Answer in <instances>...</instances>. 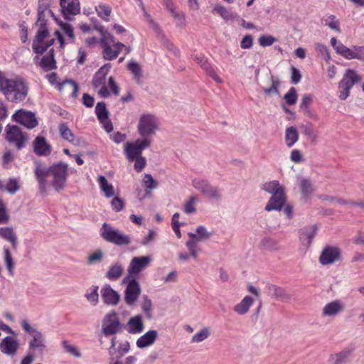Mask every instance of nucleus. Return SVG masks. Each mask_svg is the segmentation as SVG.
<instances>
[{
	"instance_id": "1",
	"label": "nucleus",
	"mask_w": 364,
	"mask_h": 364,
	"mask_svg": "<svg viewBox=\"0 0 364 364\" xmlns=\"http://www.w3.org/2000/svg\"><path fill=\"white\" fill-rule=\"evenodd\" d=\"M34 174L41 194H46L47 177L52 176L51 186L57 191H63L67 186L68 166L60 161L47 168L40 162L35 163Z\"/></svg>"
},
{
	"instance_id": "2",
	"label": "nucleus",
	"mask_w": 364,
	"mask_h": 364,
	"mask_svg": "<svg viewBox=\"0 0 364 364\" xmlns=\"http://www.w3.org/2000/svg\"><path fill=\"white\" fill-rule=\"evenodd\" d=\"M28 86L22 78H8L5 73L0 70V92L9 102H23L28 95Z\"/></svg>"
},
{
	"instance_id": "3",
	"label": "nucleus",
	"mask_w": 364,
	"mask_h": 364,
	"mask_svg": "<svg viewBox=\"0 0 364 364\" xmlns=\"http://www.w3.org/2000/svg\"><path fill=\"white\" fill-rule=\"evenodd\" d=\"M100 236L107 242L117 246H126L131 244V238L122 231L104 223L100 229Z\"/></svg>"
},
{
	"instance_id": "4",
	"label": "nucleus",
	"mask_w": 364,
	"mask_h": 364,
	"mask_svg": "<svg viewBox=\"0 0 364 364\" xmlns=\"http://www.w3.org/2000/svg\"><path fill=\"white\" fill-rule=\"evenodd\" d=\"M100 45L102 49V55L106 60L116 59L119 53L125 47L120 42H116L114 37L109 33H102L100 40Z\"/></svg>"
},
{
	"instance_id": "5",
	"label": "nucleus",
	"mask_w": 364,
	"mask_h": 364,
	"mask_svg": "<svg viewBox=\"0 0 364 364\" xmlns=\"http://www.w3.org/2000/svg\"><path fill=\"white\" fill-rule=\"evenodd\" d=\"M38 31L36 35L32 49L34 53L37 54H43L48 48L52 46L54 43V39L51 38L48 43H44V40L49 36V31L47 26V20L38 19L36 22Z\"/></svg>"
},
{
	"instance_id": "6",
	"label": "nucleus",
	"mask_w": 364,
	"mask_h": 364,
	"mask_svg": "<svg viewBox=\"0 0 364 364\" xmlns=\"http://www.w3.org/2000/svg\"><path fill=\"white\" fill-rule=\"evenodd\" d=\"M21 326L30 337L28 341L29 350L32 352L38 351L43 353L46 348V340L43 333L36 328L31 326L27 320H22Z\"/></svg>"
},
{
	"instance_id": "7",
	"label": "nucleus",
	"mask_w": 364,
	"mask_h": 364,
	"mask_svg": "<svg viewBox=\"0 0 364 364\" xmlns=\"http://www.w3.org/2000/svg\"><path fill=\"white\" fill-rule=\"evenodd\" d=\"M360 80L361 77L356 71L352 69L347 70L338 83L339 99L341 100H346L350 95L351 88Z\"/></svg>"
},
{
	"instance_id": "8",
	"label": "nucleus",
	"mask_w": 364,
	"mask_h": 364,
	"mask_svg": "<svg viewBox=\"0 0 364 364\" xmlns=\"http://www.w3.org/2000/svg\"><path fill=\"white\" fill-rule=\"evenodd\" d=\"M28 136L23 133L16 125L7 124L5 128V139L16 146L18 150L22 149L26 146Z\"/></svg>"
},
{
	"instance_id": "9",
	"label": "nucleus",
	"mask_w": 364,
	"mask_h": 364,
	"mask_svg": "<svg viewBox=\"0 0 364 364\" xmlns=\"http://www.w3.org/2000/svg\"><path fill=\"white\" fill-rule=\"evenodd\" d=\"M137 128L142 139L151 141V136L155 134L158 129V121L151 114H144L139 119Z\"/></svg>"
},
{
	"instance_id": "10",
	"label": "nucleus",
	"mask_w": 364,
	"mask_h": 364,
	"mask_svg": "<svg viewBox=\"0 0 364 364\" xmlns=\"http://www.w3.org/2000/svg\"><path fill=\"white\" fill-rule=\"evenodd\" d=\"M110 68L111 65L109 63L101 67L98 71L95 73L92 80L93 87L95 89L100 88L98 95L103 98H107L110 95V92L107 87V75Z\"/></svg>"
},
{
	"instance_id": "11",
	"label": "nucleus",
	"mask_w": 364,
	"mask_h": 364,
	"mask_svg": "<svg viewBox=\"0 0 364 364\" xmlns=\"http://www.w3.org/2000/svg\"><path fill=\"white\" fill-rule=\"evenodd\" d=\"M192 186L209 199L218 200L221 198L219 189L213 186L207 180L200 178H194L192 181Z\"/></svg>"
},
{
	"instance_id": "12",
	"label": "nucleus",
	"mask_w": 364,
	"mask_h": 364,
	"mask_svg": "<svg viewBox=\"0 0 364 364\" xmlns=\"http://www.w3.org/2000/svg\"><path fill=\"white\" fill-rule=\"evenodd\" d=\"M151 141L146 139H136L134 142H127L124 146V153L129 161H134V159L141 156L142 151L148 148Z\"/></svg>"
},
{
	"instance_id": "13",
	"label": "nucleus",
	"mask_w": 364,
	"mask_h": 364,
	"mask_svg": "<svg viewBox=\"0 0 364 364\" xmlns=\"http://www.w3.org/2000/svg\"><path fill=\"white\" fill-rule=\"evenodd\" d=\"M122 324L115 311L105 315L102 320V331L105 336L116 334L121 331Z\"/></svg>"
},
{
	"instance_id": "14",
	"label": "nucleus",
	"mask_w": 364,
	"mask_h": 364,
	"mask_svg": "<svg viewBox=\"0 0 364 364\" xmlns=\"http://www.w3.org/2000/svg\"><path fill=\"white\" fill-rule=\"evenodd\" d=\"M122 283H127V287L124 291V300L127 304L132 305L138 299L140 293L141 288L139 282L135 279H130V277H125Z\"/></svg>"
},
{
	"instance_id": "15",
	"label": "nucleus",
	"mask_w": 364,
	"mask_h": 364,
	"mask_svg": "<svg viewBox=\"0 0 364 364\" xmlns=\"http://www.w3.org/2000/svg\"><path fill=\"white\" fill-rule=\"evenodd\" d=\"M151 262V257L149 255L134 257L128 266L127 272L129 277L136 276L140 272L148 267Z\"/></svg>"
},
{
	"instance_id": "16",
	"label": "nucleus",
	"mask_w": 364,
	"mask_h": 364,
	"mask_svg": "<svg viewBox=\"0 0 364 364\" xmlns=\"http://www.w3.org/2000/svg\"><path fill=\"white\" fill-rule=\"evenodd\" d=\"M12 119L30 129L35 128L38 125V121L35 114L30 111L23 109L17 110L12 115Z\"/></svg>"
},
{
	"instance_id": "17",
	"label": "nucleus",
	"mask_w": 364,
	"mask_h": 364,
	"mask_svg": "<svg viewBox=\"0 0 364 364\" xmlns=\"http://www.w3.org/2000/svg\"><path fill=\"white\" fill-rule=\"evenodd\" d=\"M95 114L100 123L107 132H111L113 129L112 124L109 119V112L104 102H97L95 106Z\"/></svg>"
},
{
	"instance_id": "18",
	"label": "nucleus",
	"mask_w": 364,
	"mask_h": 364,
	"mask_svg": "<svg viewBox=\"0 0 364 364\" xmlns=\"http://www.w3.org/2000/svg\"><path fill=\"white\" fill-rule=\"evenodd\" d=\"M337 53L348 60H364V46H353L350 49L343 44L337 47Z\"/></svg>"
},
{
	"instance_id": "19",
	"label": "nucleus",
	"mask_w": 364,
	"mask_h": 364,
	"mask_svg": "<svg viewBox=\"0 0 364 364\" xmlns=\"http://www.w3.org/2000/svg\"><path fill=\"white\" fill-rule=\"evenodd\" d=\"M341 251L336 247L328 246L323 248L320 257L319 262L322 265H328L338 261L341 258Z\"/></svg>"
},
{
	"instance_id": "20",
	"label": "nucleus",
	"mask_w": 364,
	"mask_h": 364,
	"mask_svg": "<svg viewBox=\"0 0 364 364\" xmlns=\"http://www.w3.org/2000/svg\"><path fill=\"white\" fill-rule=\"evenodd\" d=\"M284 189L274 193L265 206V210H280L286 203Z\"/></svg>"
},
{
	"instance_id": "21",
	"label": "nucleus",
	"mask_w": 364,
	"mask_h": 364,
	"mask_svg": "<svg viewBox=\"0 0 364 364\" xmlns=\"http://www.w3.org/2000/svg\"><path fill=\"white\" fill-rule=\"evenodd\" d=\"M19 347V343L14 337L6 336L0 343V350L1 353L6 355L14 356L16 354Z\"/></svg>"
},
{
	"instance_id": "22",
	"label": "nucleus",
	"mask_w": 364,
	"mask_h": 364,
	"mask_svg": "<svg viewBox=\"0 0 364 364\" xmlns=\"http://www.w3.org/2000/svg\"><path fill=\"white\" fill-rule=\"evenodd\" d=\"M62 12L65 18L80 13V7L78 0H60Z\"/></svg>"
},
{
	"instance_id": "23",
	"label": "nucleus",
	"mask_w": 364,
	"mask_h": 364,
	"mask_svg": "<svg viewBox=\"0 0 364 364\" xmlns=\"http://www.w3.org/2000/svg\"><path fill=\"white\" fill-rule=\"evenodd\" d=\"M101 296L104 303L110 306L117 305L120 299L119 294L109 284H106L102 288Z\"/></svg>"
},
{
	"instance_id": "24",
	"label": "nucleus",
	"mask_w": 364,
	"mask_h": 364,
	"mask_svg": "<svg viewBox=\"0 0 364 364\" xmlns=\"http://www.w3.org/2000/svg\"><path fill=\"white\" fill-rule=\"evenodd\" d=\"M353 349L346 348L338 353L331 354L328 359V364H345L349 360Z\"/></svg>"
},
{
	"instance_id": "25",
	"label": "nucleus",
	"mask_w": 364,
	"mask_h": 364,
	"mask_svg": "<svg viewBox=\"0 0 364 364\" xmlns=\"http://www.w3.org/2000/svg\"><path fill=\"white\" fill-rule=\"evenodd\" d=\"M344 309V304L340 300H334L328 303L323 309V316H334L342 312Z\"/></svg>"
},
{
	"instance_id": "26",
	"label": "nucleus",
	"mask_w": 364,
	"mask_h": 364,
	"mask_svg": "<svg viewBox=\"0 0 364 364\" xmlns=\"http://www.w3.org/2000/svg\"><path fill=\"white\" fill-rule=\"evenodd\" d=\"M34 152L38 156H48L51 152V147L43 136H37L33 141Z\"/></svg>"
},
{
	"instance_id": "27",
	"label": "nucleus",
	"mask_w": 364,
	"mask_h": 364,
	"mask_svg": "<svg viewBox=\"0 0 364 364\" xmlns=\"http://www.w3.org/2000/svg\"><path fill=\"white\" fill-rule=\"evenodd\" d=\"M158 332L156 330H151L140 336L136 341V346L139 348H144L152 345L156 341Z\"/></svg>"
},
{
	"instance_id": "28",
	"label": "nucleus",
	"mask_w": 364,
	"mask_h": 364,
	"mask_svg": "<svg viewBox=\"0 0 364 364\" xmlns=\"http://www.w3.org/2000/svg\"><path fill=\"white\" fill-rule=\"evenodd\" d=\"M39 65L44 71L46 72L56 68V62L54 58L53 48L50 49L48 53L42 58Z\"/></svg>"
},
{
	"instance_id": "29",
	"label": "nucleus",
	"mask_w": 364,
	"mask_h": 364,
	"mask_svg": "<svg viewBox=\"0 0 364 364\" xmlns=\"http://www.w3.org/2000/svg\"><path fill=\"white\" fill-rule=\"evenodd\" d=\"M0 237L9 242L14 250L17 248V237L11 227L0 228Z\"/></svg>"
},
{
	"instance_id": "30",
	"label": "nucleus",
	"mask_w": 364,
	"mask_h": 364,
	"mask_svg": "<svg viewBox=\"0 0 364 364\" xmlns=\"http://www.w3.org/2000/svg\"><path fill=\"white\" fill-rule=\"evenodd\" d=\"M95 9L98 17L102 20L105 22H109L110 21L112 9L109 4L100 2L95 6Z\"/></svg>"
},
{
	"instance_id": "31",
	"label": "nucleus",
	"mask_w": 364,
	"mask_h": 364,
	"mask_svg": "<svg viewBox=\"0 0 364 364\" xmlns=\"http://www.w3.org/2000/svg\"><path fill=\"white\" fill-rule=\"evenodd\" d=\"M127 325L129 326L128 331L130 333H139L144 330V323L140 315L132 317L129 320Z\"/></svg>"
},
{
	"instance_id": "32",
	"label": "nucleus",
	"mask_w": 364,
	"mask_h": 364,
	"mask_svg": "<svg viewBox=\"0 0 364 364\" xmlns=\"http://www.w3.org/2000/svg\"><path fill=\"white\" fill-rule=\"evenodd\" d=\"M254 300L250 296H245L242 300L234 306V311L239 315L247 314L253 304Z\"/></svg>"
},
{
	"instance_id": "33",
	"label": "nucleus",
	"mask_w": 364,
	"mask_h": 364,
	"mask_svg": "<svg viewBox=\"0 0 364 364\" xmlns=\"http://www.w3.org/2000/svg\"><path fill=\"white\" fill-rule=\"evenodd\" d=\"M196 232L197 235L192 232H189L188 234L190 237L189 240L191 241H195L196 243L202 241L203 240H207L211 236V233L208 232L207 229L203 225L197 227Z\"/></svg>"
},
{
	"instance_id": "34",
	"label": "nucleus",
	"mask_w": 364,
	"mask_h": 364,
	"mask_svg": "<svg viewBox=\"0 0 364 364\" xmlns=\"http://www.w3.org/2000/svg\"><path fill=\"white\" fill-rule=\"evenodd\" d=\"M124 272V267L122 264L117 262L109 267L106 277L112 281L118 279Z\"/></svg>"
},
{
	"instance_id": "35",
	"label": "nucleus",
	"mask_w": 364,
	"mask_h": 364,
	"mask_svg": "<svg viewBox=\"0 0 364 364\" xmlns=\"http://www.w3.org/2000/svg\"><path fill=\"white\" fill-rule=\"evenodd\" d=\"M299 133L296 127H289L285 130V143L288 147H291L299 140Z\"/></svg>"
},
{
	"instance_id": "36",
	"label": "nucleus",
	"mask_w": 364,
	"mask_h": 364,
	"mask_svg": "<svg viewBox=\"0 0 364 364\" xmlns=\"http://www.w3.org/2000/svg\"><path fill=\"white\" fill-rule=\"evenodd\" d=\"M98 183L101 191L106 198H111L114 195L113 186L108 183L105 176H100L98 178Z\"/></svg>"
},
{
	"instance_id": "37",
	"label": "nucleus",
	"mask_w": 364,
	"mask_h": 364,
	"mask_svg": "<svg viewBox=\"0 0 364 364\" xmlns=\"http://www.w3.org/2000/svg\"><path fill=\"white\" fill-rule=\"evenodd\" d=\"M268 295L278 299H283L286 298L287 295L283 288L277 287L274 284H268L266 287Z\"/></svg>"
},
{
	"instance_id": "38",
	"label": "nucleus",
	"mask_w": 364,
	"mask_h": 364,
	"mask_svg": "<svg viewBox=\"0 0 364 364\" xmlns=\"http://www.w3.org/2000/svg\"><path fill=\"white\" fill-rule=\"evenodd\" d=\"M127 69L134 75V78L137 84H141L142 77V70L138 63L131 61L127 65Z\"/></svg>"
},
{
	"instance_id": "39",
	"label": "nucleus",
	"mask_w": 364,
	"mask_h": 364,
	"mask_svg": "<svg viewBox=\"0 0 364 364\" xmlns=\"http://www.w3.org/2000/svg\"><path fill=\"white\" fill-rule=\"evenodd\" d=\"M4 254V262L6 264V269L11 276L14 275V269L15 267V262L12 257L10 250L8 248L4 247L3 250Z\"/></svg>"
},
{
	"instance_id": "40",
	"label": "nucleus",
	"mask_w": 364,
	"mask_h": 364,
	"mask_svg": "<svg viewBox=\"0 0 364 364\" xmlns=\"http://www.w3.org/2000/svg\"><path fill=\"white\" fill-rule=\"evenodd\" d=\"M58 130L59 133L60 134V136L69 141V142H73L75 140V135L71 131L70 129H69L68 126L65 123H62L59 124L58 126Z\"/></svg>"
},
{
	"instance_id": "41",
	"label": "nucleus",
	"mask_w": 364,
	"mask_h": 364,
	"mask_svg": "<svg viewBox=\"0 0 364 364\" xmlns=\"http://www.w3.org/2000/svg\"><path fill=\"white\" fill-rule=\"evenodd\" d=\"M323 21L325 26H328L331 29L340 32V23L335 15L326 16L323 18Z\"/></svg>"
},
{
	"instance_id": "42",
	"label": "nucleus",
	"mask_w": 364,
	"mask_h": 364,
	"mask_svg": "<svg viewBox=\"0 0 364 364\" xmlns=\"http://www.w3.org/2000/svg\"><path fill=\"white\" fill-rule=\"evenodd\" d=\"M280 85V82L277 77L274 76H271V86L269 87H264L262 88L263 92L267 95H279V87Z\"/></svg>"
},
{
	"instance_id": "43",
	"label": "nucleus",
	"mask_w": 364,
	"mask_h": 364,
	"mask_svg": "<svg viewBox=\"0 0 364 364\" xmlns=\"http://www.w3.org/2000/svg\"><path fill=\"white\" fill-rule=\"evenodd\" d=\"M10 220V215L7 205L3 198L0 197V225L7 224Z\"/></svg>"
},
{
	"instance_id": "44",
	"label": "nucleus",
	"mask_w": 364,
	"mask_h": 364,
	"mask_svg": "<svg viewBox=\"0 0 364 364\" xmlns=\"http://www.w3.org/2000/svg\"><path fill=\"white\" fill-rule=\"evenodd\" d=\"M20 185L18 181L15 178H10L5 184V191L13 195L18 191Z\"/></svg>"
},
{
	"instance_id": "45",
	"label": "nucleus",
	"mask_w": 364,
	"mask_h": 364,
	"mask_svg": "<svg viewBox=\"0 0 364 364\" xmlns=\"http://www.w3.org/2000/svg\"><path fill=\"white\" fill-rule=\"evenodd\" d=\"M262 189L267 193L274 194L276 192H279V191H282L284 189L279 183L278 181H272L264 184Z\"/></svg>"
},
{
	"instance_id": "46",
	"label": "nucleus",
	"mask_w": 364,
	"mask_h": 364,
	"mask_svg": "<svg viewBox=\"0 0 364 364\" xmlns=\"http://www.w3.org/2000/svg\"><path fill=\"white\" fill-rule=\"evenodd\" d=\"M301 191L304 197H308L314 191V187L311 181L304 178L300 181Z\"/></svg>"
},
{
	"instance_id": "47",
	"label": "nucleus",
	"mask_w": 364,
	"mask_h": 364,
	"mask_svg": "<svg viewBox=\"0 0 364 364\" xmlns=\"http://www.w3.org/2000/svg\"><path fill=\"white\" fill-rule=\"evenodd\" d=\"M60 28L63 33L68 37V42L74 43L75 36L73 26L68 23H63L60 25Z\"/></svg>"
},
{
	"instance_id": "48",
	"label": "nucleus",
	"mask_w": 364,
	"mask_h": 364,
	"mask_svg": "<svg viewBox=\"0 0 364 364\" xmlns=\"http://www.w3.org/2000/svg\"><path fill=\"white\" fill-rule=\"evenodd\" d=\"M46 12L51 14L52 11L48 9V4L46 0H38V19L46 18Z\"/></svg>"
},
{
	"instance_id": "49",
	"label": "nucleus",
	"mask_w": 364,
	"mask_h": 364,
	"mask_svg": "<svg viewBox=\"0 0 364 364\" xmlns=\"http://www.w3.org/2000/svg\"><path fill=\"white\" fill-rule=\"evenodd\" d=\"M85 297L90 303L95 305L98 302L99 298L98 287L92 286L90 289L87 290L85 294Z\"/></svg>"
},
{
	"instance_id": "50",
	"label": "nucleus",
	"mask_w": 364,
	"mask_h": 364,
	"mask_svg": "<svg viewBox=\"0 0 364 364\" xmlns=\"http://www.w3.org/2000/svg\"><path fill=\"white\" fill-rule=\"evenodd\" d=\"M197 202V198L194 196L189 197L188 200L185 203L183 211L187 214L193 213L196 211L195 205Z\"/></svg>"
},
{
	"instance_id": "51",
	"label": "nucleus",
	"mask_w": 364,
	"mask_h": 364,
	"mask_svg": "<svg viewBox=\"0 0 364 364\" xmlns=\"http://www.w3.org/2000/svg\"><path fill=\"white\" fill-rule=\"evenodd\" d=\"M210 336V331L205 327L192 337V343H200L205 341Z\"/></svg>"
},
{
	"instance_id": "52",
	"label": "nucleus",
	"mask_w": 364,
	"mask_h": 364,
	"mask_svg": "<svg viewBox=\"0 0 364 364\" xmlns=\"http://www.w3.org/2000/svg\"><path fill=\"white\" fill-rule=\"evenodd\" d=\"M297 97L296 90L294 87H291L284 97L287 104L289 105H295L297 101Z\"/></svg>"
},
{
	"instance_id": "53",
	"label": "nucleus",
	"mask_w": 364,
	"mask_h": 364,
	"mask_svg": "<svg viewBox=\"0 0 364 364\" xmlns=\"http://www.w3.org/2000/svg\"><path fill=\"white\" fill-rule=\"evenodd\" d=\"M313 101V97L311 95L305 94L302 96L300 108L305 113H309V106Z\"/></svg>"
},
{
	"instance_id": "54",
	"label": "nucleus",
	"mask_w": 364,
	"mask_h": 364,
	"mask_svg": "<svg viewBox=\"0 0 364 364\" xmlns=\"http://www.w3.org/2000/svg\"><path fill=\"white\" fill-rule=\"evenodd\" d=\"M325 200H329L332 203H339L341 205L350 204L354 206L364 207V202L358 203V202H353V201H350V200L348 201V200H343L342 198H333V197H329V196H326L325 198Z\"/></svg>"
},
{
	"instance_id": "55",
	"label": "nucleus",
	"mask_w": 364,
	"mask_h": 364,
	"mask_svg": "<svg viewBox=\"0 0 364 364\" xmlns=\"http://www.w3.org/2000/svg\"><path fill=\"white\" fill-rule=\"evenodd\" d=\"M277 41V39L272 36L262 35L258 39L259 45L262 47L270 46Z\"/></svg>"
},
{
	"instance_id": "56",
	"label": "nucleus",
	"mask_w": 364,
	"mask_h": 364,
	"mask_svg": "<svg viewBox=\"0 0 364 364\" xmlns=\"http://www.w3.org/2000/svg\"><path fill=\"white\" fill-rule=\"evenodd\" d=\"M103 257V254L101 250H98L90 255L87 259L88 264H92L97 262H100Z\"/></svg>"
},
{
	"instance_id": "57",
	"label": "nucleus",
	"mask_w": 364,
	"mask_h": 364,
	"mask_svg": "<svg viewBox=\"0 0 364 364\" xmlns=\"http://www.w3.org/2000/svg\"><path fill=\"white\" fill-rule=\"evenodd\" d=\"M63 346L68 353L74 355L75 357L80 358L81 354L78 349L73 345H70L66 341L63 342Z\"/></svg>"
},
{
	"instance_id": "58",
	"label": "nucleus",
	"mask_w": 364,
	"mask_h": 364,
	"mask_svg": "<svg viewBox=\"0 0 364 364\" xmlns=\"http://www.w3.org/2000/svg\"><path fill=\"white\" fill-rule=\"evenodd\" d=\"M144 186L149 190H152L157 186V181H155L151 174H145L144 178Z\"/></svg>"
},
{
	"instance_id": "59",
	"label": "nucleus",
	"mask_w": 364,
	"mask_h": 364,
	"mask_svg": "<svg viewBox=\"0 0 364 364\" xmlns=\"http://www.w3.org/2000/svg\"><path fill=\"white\" fill-rule=\"evenodd\" d=\"M111 206L114 211L119 212L124 209V203L119 197H114L111 201Z\"/></svg>"
},
{
	"instance_id": "60",
	"label": "nucleus",
	"mask_w": 364,
	"mask_h": 364,
	"mask_svg": "<svg viewBox=\"0 0 364 364\" xmlns=\"http://www.w3.org/2000/svg\"><path fill=\"white\" fill-rule=\"evenodd\" d=\"M134 168L135 171L138 173L141 172L146 166L145 158L143 157L142 156H140L134 159Z\"/></svg>"
},
{
	"instance_id": "61",
	"label": "nucleus",
	"mask_w": 364,
	"mask_h": 364,
	"mask_svg": "<svg viewBox=\"0 0 364 364\" xmlns=\"http://www.w3.org/2000/svg\"><path fill=\"white\" fill-rule=\"evenodd\" d=\"M303 132L304 134L311 140L315 141L317 139V134L314 130L311 124L303 126Z\"/></svg>"
},
{
	"instance_id": "62",
	"label": "nucleus",
	"mask_w": 364,
	"mask_h": 364,
	"mask_svg": "<svg viewBox=\"0 0 364 364\" xmlns=\"http://www.w3.org/2000/svg\"><path fill=\"white\" fill-rule=\"evenodd\" d=\"M186 247H188L191 255L194 258H198V252H197V243L195 241H191L188 240L186 243Z\"/></svg>"
},
{
	"instance_id": "63",
	"label": "nucleus",
	"mask_w": 364,
	"mask_h": 364,
	"mask_svg": "<svg viewBox=\"0 0 364 364\" xmlns=\"http://www.w3.org/2000/svg\"><path fill=\"white\" fill-rule=\"evenodd\" d=\"M253 44V38L250 35H246L245 36L241 42H240V47L242 49H249L252 46Z\"/></svg>"
},
{
	"instance_id": "64",
	"label": "nucleus",
	"mask_w": 364,
	"mask_h": 364,
	"mask_svg": "<svg viewBox=\"0 0 364 364\" xmlns=\"http://www.w3.org/2000/svg\"><path fill=\"white\" fill-rule=\"evenodd\" d=\"M290 159L296 164L301 163L303 161V156L301 151L298 149H293L291 151Z\"/></svg>"
}]
</instances>
